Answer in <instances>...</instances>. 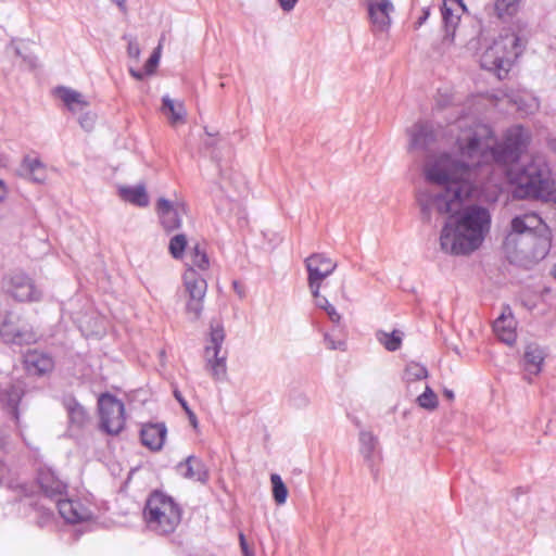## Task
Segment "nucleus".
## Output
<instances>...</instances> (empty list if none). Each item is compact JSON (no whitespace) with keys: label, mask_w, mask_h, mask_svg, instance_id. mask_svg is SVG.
<instances>
[{"label":"nucleus","mask_w":556,"mask_h":556,"mask_svg":"<svg viewBox=\"0 0 556 556\" xmlns=\"http://www.w3.org/2000/svg\"><path fill=\"white\" fill-rule=\"evenodd\" d=\"M478 165L479 162L469 164L446 152L426 164V180L444 187L442 192L430 193L431 202L440 214L451 215L457 210L455 206H462L464 200L471 197L473 185L470 173Z\"/></svg>","instance_id":"nucleus-1"},{"label":"nucleus","mask_w":556,"mask_h":556,"mask_svg":"<svg viewBox=\"0 0 556 556\" xmlns=\"http://www.w3.org/2000/svg\"><path fill=\"white\" fill-rule=\"evenodd\" d=\"M552 242V230L539 215H518L510 222L502 250L510 264L529 268L548 255Z\"/></svg>","instance_id":"nucleus-2"},{"label":"nucleus","mask_w":556,"mask_h":556,"mask_svg":"<svg viewBox=\"0 0 556 556\" xmlns=\"http://www.w3.org/2000/svg\"><path fill=\"white\" fill-rule=\"evenodd\" d=\"M490 211L479 204L462 205L448 215L440 235L441 250L451 255H468L479 249L490 231Z\"/></svg>","instance_id":"nucleus-3"},{"label":"nucleus","mask_w":556,"mask_h":556,"mask_svg":"<svg viewBox=\"0 0 556 556\" xmlns=\"http://www.w3.org/2000/svg\"><path fill=\"white\" fill-rule=\"evenodd\" d=\"M507 176L514 186L517 199H535L551 202L556 191V182L549 164L544 157L533 156L527 164L514 169Z\"/></svg>","instance_id":"nucleus-4"},{"label":"nucleus","mask_w":556,"mask_h":556,"mask_svg":"<svg viewBox=\"0 0 556 556\" xmlns=\"http://www.w3.org/2000/svg\"><path fill=\"white\" fill-rule=\"evenodd\" d=\"M182 513V507L173 496L156 489L149 493L142 517L150 531L159 535H168L180 525Z\"/></svg>","instance_id":"nucleus-5"},{"label":"nucleus","mask_w":556,"mask_h":556,"mask_svg":"<svg viewBox=\"0 0 556 556\" xmlns=\"http://www.w3.org/2000/svg\"><path fill=\"white\" fill-rule=\"evenodd\" d=\"M509 37H497L492 45H489V37H483V45L486 46L485 50L480 55V66L493 73L500 80L508 77V74L519 56L518 51L521 40L525 37H513L510 42L513 50H507L506 39Z\"/></svg>","instance_id":"nucleus-6"},{"label":"nucleus","mask_w":556,"mask_h":556,"mask_svg":"<svg viewBox=\"0 0 556 556\" xmlns=\"http://www.w3.org/2000/svg\"><path fill=\"white\" fill-rule=\"evenodd\" d=\"M531 132L522 125H514L504 132L501 141L490 148L494 162L502 166L517 164L528 151L531 143Z\"/></svg>","instance_id":"nucleus-7"},{"label":"nucleus","mask_w":556,"mask_h":556,"mask_svg":"<svg viewBox=\"0 0 556 556\" xmlns=\"http://www.w3.org/2000/svg\"><path fill=\"white\" fill-rule=\"evenodd\" d=\"M101 429L111 435L118 434L125 427V405L115 395L105 392L98 399Z\"/></svg>","instance_id":"nucleus-8"},{"label":"nucleus","mask_w":556,"mask_h":556,"mask_svg":"<svg viewBox=\"0 0 556 556\" xmlns=\"http://www.w3.org/2000/svg\"><path fill=\"white\" fill-rule=\"evenodd\" d=\"M182 282L189 300L186 303V312L199 319L203 312L204 298L207 291V282L193 267L188 266L182 275Z\"/></svg>","instance_id":"nucleus-9"},{"label":"nucleus","mask_w":556,"mask_h":556,"mask_svg":"<svg viewBox=\"0 0 556 556\" xmlns=\"http://www.w3.org/2000/svg\"><path fill=\"white\" fill-rule=\"evenodd\" d=\"M187 204L182 201H170L166 198H159L156 201V215L161 227L166 233L180 229L182 216L187 214Z\"/></svg>","instance_id":"nucleus-10"},{"label":"nucleus","mask_w":556,"mask_h":556,"mask_svg":"<svg viewBox=\"0 0 556 556\" xmlns=\"http://www.w3.org/2000/svg\"><path fill=\"white\" fill-rule=\"evenodd\" d=\"M7 292L18 302H37L42 293L33 279L24 273H14L8 277Z\"/></svg>","instance_id":"nucleus-11"},{"label":"nucleus","mask_w":556,"mask_h":556,"mask_svg":"<svg viewBox=\"0 0 556 556\" xmlns=\"http://www.w3.org/2000/svg\"><path fill=\"white\" fill-rule=\"evenodd\" d=\"M36 481L45 496L50 500L67 495V482L61 479L58 471L49 465L38 467Z\"/></svg>","instance_id":"nucleus-12"},{"label":"nucleus","mask_w":556,"mask_h":556,"mask_svg":"<svg viewBox=\"0 0 556 556\" xmlns=\"http://www.w3.org/2000/svg\"><path fill=\"white\" fill-rule=\"evenodd\" d=\"M25 394L22 382H11L0 391V403L4 412L14 420L16 428L23 438L20 404Z\"/></svg>","instance_id":"nucleus-13"},{"label":"nucleus","mask_w":556,"mask_h":556,"mask_svg":"<svg viewBox=\"0 0 556 556\" xmlns=\"http://www.w3.org/2000/svg\"><path fill=\"white\" fill-rule=\"evenodd\" d=\"M60 516L66 523L75 525L92 518V511L78 498L56 496L53 498Z\"/></svg>","instance_id":"nucleus-14"},{"label":"nucleus","mask_w":556,"mask_h":556,"mask_svg":"<svg viewBox=\"0 0 556 556\" xmlns=\"http://www.w3.org/2000/svg\"><path fill=\"white\" fill-rule=\"evenodd\" d=\"M409 150L427 151L435 141L437 132L431 121L419 119L408 130Z\"/></svg>","instance_id":"nucleus-15"},{"label":"nucleus","mask_w":556,"mask_h":556,"mask_svg":"<svg viewBox=\"0 0 556 556\" xmlns=\"http://www.w3.org/2000/svg\"><path fill=\"white\" fill-rule=\"evenodd\" d=\"M175 469L184 479L193 480L202 484H206L210 481V470L202 458L193 454L179 462Z\"/></svg>","instance_id":"nucleus-16"},{"label":"nucleus","mask_w":556,"mask_h":556,"mask_svg":"<svg viewBox=\"0 0 556 556\" xmlns=\"http://www.w3.org/2000/svg\"><path fill=\"white\" fill-rule=\"evenodd\" d=\"M368 18L376 31H388L391 25L390 14L394 12L391 0H368Z\"/></svg>","instance_id":"nucleus-17"},{"label":"nucleus","mask_w":556,"mask_h":556,"mask_svg":"<svg viewBox=\"0 0 556 556\" xmlns=\"http://www.w3.org/2000/svg\"><path fill=\"white\" fill-rule=\"evenodd\" d=\"M516 320L510 307H504L501 315L493 321V331L498 340L507 345H514L517 341Z\"/></svg>","instance_id":"nucleus-18"},{"label":"nucleus","mask_w":556,"mask_h":556,"mask_svg":"<svg viewBox=\"0 0 556 556\" xmlns=\"http://www.w3.org/2000/svg\"><path fill=\"white\" fill-rule=\"evenodd\" d=\"M167 435V428L164 422H149L141 427L140 441L142 445L152 452L162 450Z\"/></svg>","instance_id":"nucleus-19"},{"label":"nucleus","mask_w":556,"mask_h":556,"mask_svg":"<svg viewBox=\"0 0 556 556\" xmlns=\"http://www.w3.org/2000/svg\"><path fill=\"white\" fill-rule=\"evenodd\" d=\"M24 366L29 375L40 377L53 370L54 359L45 352L28 351L24 355Z\"/></svg>","instance_id":"nucleus-20"},{"label":"nucleus","mask_w":556,"mask_h":556,"mask_svg":"<svg viewBox=\"0 0 556 556\" xmlns=\"http://www.w3.org/2000/svg\"><path fill=\"white\" fill-rule=\"evenodd\" d=\"M62 405L67 413L70 426L81 429L88 421V413L85 407L72 394L62 397Z\"/></svg>","instance_id":"nucleus-21"},{"label":"nucleus","mask_w":556,"mask_h":556,"mask_svg":"<svg viewBox=\"0 0 556 556\" xmlns=\"http://www.w3.org/2000/svg\"><path fill=\"white\" fill-rule=\"evenodd\" d=\"M225 339L226 332L223 323L217 319H212L210 321V331L204 348L205 356L220 354Z\"/></svg>","instance_id":"nucleus-22"},{"label":"nucleus","mask_w":556,"mask_h":556,"mask_svg":"<svg viewBox=\"0 0 556 556\" xmlns=\"http://www.w3.org/2000/svg\"><path fill=\"white\" fill-rule=\"evenodd\" d=\"M54 94L64 102L71 112H77L89 105L80 92L70 87L58 86L54 89Z\"/></svg>","instance_id":"nucleus-23"},{"label":"nucleus","mask_w":556,"mask_h":556,"mask_svg":"<svg viewBox=\"0 0 556 556\" xmlns=\"http://www.w3.org/2000/svg\"><path fill=\"white\" fill-rule=\"evenodd\" d=\"M545 354L538 345H528L523 354V369L528 375L536 376L541 372Z\"/></svg>","instance_id":"nucleus-24"},{"label":"nucleus","mask_w":556,"mask_h":556,"mask_svg":"<svg viewBox=\"0 0 556 556\" xmlns=\"http://www.w3.org/2000/svg\"><path fill=\"white\" fill-rule=\"evenodd\" d=\"M163 40L164 37H161L157 46L153 49L151 55L144 63L142 70H136L134 67H129V74L137 80H143L147 76L153 75L159 66L162 49H163Z\"/></svg>","instance_id":"nucleus-25"},{"label":"nucleus","mask_w":556,"mask_h":556,"mask_svg":"<svg viewBox=\"0 0 556 556\" xmlns=\"http://www.w3.org/2000/svg\"><path fill=\"white\" fill-rule=\"evenodd\" d=\"M304 263L308 274L307 277H311L312 270L316 268L317 271L324 274L325 279L330 276L337 267V264L323 253H314L309 255Z\"/></svg>","instance_id":"nucleus-26"},{"label":"nucleus","mask_w":556,"mask_h":556,"mask_svg":"<svg viewBox=\"0 0 556 556\" xmlns=\"http://www.w3.org/2000/svg\"><path fill=\"white\" fill-rule=\"evenodd\" d=\"M378 443V438L372 432L366 430L359 432V453L371 470H374V457Z\"/></svg>","instance_id":"nucleus-27"},{"label":"nucleus","mask_w":556,"mask_h":556,"mask_svg":"<svg viewBox=\"0 0 556 556\" xmlns=\"http://www.w3.org/2000/svg\"><path fill=\"white\" fill-rule=\"evenodd\" d=\"M119 195L126 202H129L139 207L149 205V195L143 185L121 187Z\"/></svg>","instance_id":"nucleus-28"},{"label":"nucleus","mask_w":556,"mask_h":556,"mask_svg":"<svg viewBox=\"0 0 556 556\" xmlns=\"http://www.w3.org/2000/svg\"><path fill=\"white\" fill-rule=\"evenodd\" d=\"M23 168L27 172L31 181L42 184L47 179L46 166L38 157L25 156Z\"/></svg>","instance_id":"nucleus-29"},{"label":"nucleus","mask_w":556,"mask_h":556,"mask_svg":"<svg viewBox=\"0 0 556 556\" xmlns=\"http://www.w3.org/2000/svg\"><path fill=\"white\" fill-rule=\"evenodd\" d=\"M191 267H197L200 270H207L210 267V258L206 251V243L195 242L189 251Z\"/></svg>","instance_id":"nucleus-30"},{"label":"nucleus","mask_w":556,"mask_h":556,"mask_svg":"<svg viewBox=\"0 0 556 556\" xmlns=\"http://www.w3.org/2000/svg\"><path fill=\"white\" fill-rule=\"evenodd\" d=\"M206 366L216 380H224L227 375V355L211 354L206 356Z\"/></svg>","instance_id":"nucleus-31"},{"label":"nucleus","mask_w":556,"mask_h":556,"mask_svg":"<svg viewBox=\"0 0 556 556\" xmlns=\"http://www.w3.org/2000/svg\"><path fill=\"white\" fill-rule=\"evenodd\" d=\"M162 111L170 113V123L176 124L184 122L186 118V110L182 103H175L168 96L162 98Z\"/></svg>","instance_id":"nucleus-32"},{"label":"nucleus","mask_w":556,"mask_h":556,"mask_svg":"<svg viewBox=\"0 0 556 556\" xmlns=\"http://www.w3.org/2000/svg\"><path fill=\"white\" fill-rule=\"evenodd\" d=\"M482 139L477 134H472L464 143H459V149L464 156L473 159L482 154Z\"/></svg>","instance_id":"nucleus-33"},{"label":"nucleus","mask_w":556,"mask_h":556,"mask_svg":"<svg viewBox=\"0 0 556 556\" xmlns=\"http://www.w3.org/2000/svg\"><path fill=\"white\" fill-rule=\"evenodd\" d=\"M270 482L275 503L277 505H283L287 502L289 494L287 485L278 473H271Z\"/></svg>","instance_id":"nucleus-34"},{"label":"nucleus","mask_w":556,"mask_h":556,"mask_svg":"<svg viewBox=\"0 0 556 556\" xmlns=\"http://www.w3.org/2000/svg\"><path fill=\"white\" fill-rule=\"evenodd\" d=\"M188 245V240L185 233H177L170 238L168 244V252L175 260H182L186 249Z\"/></svg>","instance_id":"nucleus-35"},{"label":"nucleus","mask_w":556,"mask_h":556,"mask_svg":"<svg viewBox=\"0 0 556 556\" xmlns=\"http://www.w3.org/2000/svg\"><path fill=\"white\" fill-rule=\"evenodd\" d=\"M521 0H496L494 3V9L500 18L511 17L514 16L520 5Z\"/></svg>","instance_id":"nucleus-36"},{"label":"nucleus","mask_w":556,"mask_h":556,"mask_svg":"<svg viewBox=\"0 0 556 556\" xmlns=\"http://www.w3.org/2000/svg\"><path fill=\"white\" fill-rule=\"evenodd\" d=\"M417 203L420 206V215L421 219L425 223H430L432 218V210L434 208L431 199H430V192L428 191H420L417 194Z\"/></svg>","instance_id":"nucleus-37"},{"label":"nucleus","mask_w":556,"mask_h":556,"mask_svg":"<svg viewBox=\"0 0 556 556\" xmlns=\"http://www.w3.org/2000/svg\"><path fill=\"white\" fill-rule=\"evenodd\" d=\"M382 338L379 341L383 344L386 350L390 352L397 351L402 345V333L399 330H393L390 333L381 332Z\"/></svg>","instance_id":"nucleus-38"},{"label":"nucleus","mask_w":556,"mask_h":556,"mask_svg":"<svg viewBox=\"0 0 556 556\" xmlns=\"http://www.w3.org/2000/svg\"><path fill=\"white\" fill-rule=\"evenodd\" d=\"M7 50H13L14 53L20 56L23 62L28 66L29 70H35L38 66L37 56L34 53L23 54V47L17 43L15 39H12Z\"/></svg>","instance_id":"nucleus-39"},{"label":"nucleus","mask_w":556,"mask_h":556,"mask_svg":"<svg viewBox=\"0 0 556 556\" xmlns=\"http://www.w3.org/2000/svg\"><path fill=\"white\" fill-rule=\"evenodd\" d=\"M323 280L324 274L317 271L316 268L312 270L311 277H307L308 287L312 291V295L315 299V304H318L320 299H326V296L321 295L319 292Z\"/></svg>","instance_id":"nucleus-40"},{"label":"nucleus","mask_w":556,"mask_h":556,"mask_svg":"<svg viewBox=\"0 0 556 556\" xmlns=\"http://www.w3.org/2000/svg\"><path fill=\"white\" fill-rule=\"evenodd\" d=\"M417 403L426 409H435L439 405L438 396L434 391L427 386L425 391L417 397Z\"/></svg>","instance_id":"nucleus-41"},{"label":"nucleus","mask_w":556,"mask_h":556,"mask_svg":"<svg viewBox=\"0 0 556 556\" xmlns=\"http://www.w3.org/2000/svg\"><path fill=\"white\" fill-rule=\"evenodd\" d=\"M405 377L407 381L422 380L428 377V369L421 364L412 363L406 366Z\"/></svg>","instance_id":"nucleus-42"},{"label":"nucleus","mask_w":556,"mask_h":556,"mask_svg":"<svg viewBox=\"0 0 556 556\" xmlns=\"http://www.w3.org/2000/svg\"><path fill=\"white\" fill-rule=\"evenodd\" d=\"M174 394V397L177 400V402L180 404V406L182 407V409L185 410V413L187 414L188 416V419L190 421V425L194 428V429H198L199 427V421H198V417L197 415L194 414V412L190 408L187 400L184 397V395L181 394V392L177 389L174 390L173 392Z\"/></svg>","instance_id":"nucleus-43"},{"label":"nucleus","mask_w":556,"mask_h":556,"mask_svg":"<svg viewBox=\"0 0 556 556\" xmlns=\"http://www.w3.org/2000/svg\"><path fill=\"white\" fill-rule=\"evenodd\" d=\"M29 506L34 507L38 511L37 526L43 528L53 521L54 514L49 508L38 507L37 503H29Z\"/></svg>","instance_id":"nucleus-44"},{"label":"nucleus","mask_w":556,"mask_h":556,"mask_svg":"<svg viewBox=\"0 0 556 556\" xmlns=\"http://www.w3.org/2000/svg\"><path fill=\"white\" fill-rule=\"evenodd\" d=\"M288 402L290 406L301 409L309 404V399L303 391L292 390L289 394Z\"/></svg>","instance_id":"nucleus-45"},{"label":"nucleus","mask_w":556,"mask_h":556,"mask_svg":"<svg viewBox=\"0 0 556 556\" xmlns=\"http://www.w3.org/2000/svg\"><path fill=\"white\" fill-rule=\"evenodd\" d=\"M316 306L318 308H321L324 309L329 319L333 323V324H340V320H341V315L337 312L336 307L328 301V299H320L319 300V303L316 304Z\"/></svg>","instance_id":"nucleus-46"},{"label":"nucleus","mask_w":556,"mask_h":556,"mask_svg":"<svg viewBox=\"0 0 556 556\" xmlns=\"http://www.w3.org/2000/svg\"><path fill=\"white\" fill-rule=\"evenodd\" d=\"M441 12L446 33L448 34L451 27H455L458 17L453 14L452 9L447 8L446 4L442 7Z\"/></svg>","instance_id":"nucleus-47"},{"label":"nucleus","mask_w":556,"mask_h":556,"mask_svg":"<svg viewBox=\"0 0 556 556\" xmlns=\"http://www.w3.org/2000/svg\"><path fill=\"white\" fill-rule=\"evenodd\" d=\"M453 104V94L447 91H442V89L438 90L435 97V106L440 110L445 109Z\"/></svg>","instance_id":"nucleus-48"},{"label":"nucleus","mask_w":556,"mask_h":556,"mask_svg":"<svg viewBox=\"0 0 556 556\" xmlns=\"http://www.w3.org/2000/svg\"><path fill=\"white\" fill-rule=\"evenodd\" d=\"M0 484L13 488V479L11 477V470L8 465L0 457Z\"/></svg>","instance_id":"nucleus-49"},{"label":"nucleus","mask_w":556,"mask_h":556,"mask_svg":"<svg viewBox=\"0 0 556 556\" xmlns=\"http://www.w3.org/2000/svg\"><path fill=\"white\" fill-rule=\"evenodd\" d=\"M127 54L130 59L135 60L136 62L139 61L141 48L140 45L137 42L136 37L128 41Z\"/></svg>","instance_id":"nucleus-50"},{"label":"nucleus","mask_w":556,"mask_h":556,"mask_svg":"<svg viewBox=\"0 0 556 556\" xmlns=\"http://www.w3.org/2000/svg\"><path fill=\"white\" fill-rule=\"evenodd\" d=\"M13 490L17 491L20 494L24 495L25 497H31L34 493V486L30 483H16L13 484Z\"/></svg>","instance_id":"nucleus-51"},{"label":"nucleus","mask_w":556,"mask_h":556,"mask_svg":"<svg viewBox=\"0 0 556 556\" xmlns=\"http://www.w3.org/2000/svg\"><path fill=\"white\" fill-rule=\"evenodd\" d=\"M328 348L330 350H345V342L342 341V340H339V341H336L331 338V336L329 333H326L325 337H324Z\"/></svg>","instance_id":"nucleus-52"},{"label":"nucleus","mask_w":556,"mask_h":556,"mask_svg":"<svg viewBox=\"0 0 556 556\" xmlns=\"http://www.w3.org/2000/svg\"><path fill=\"white\" fill-rule=\"evenodd\" d=\"M239 543L243 556H254V552L249 547L245 535L242 532L239 533Z\"/></svg>","instance_id":"nucleus-53"},{"label":"nucleus","mask_w":556,"mask_h":556,"mask_svg":"<svg viewBox=\"0 0 556 556\" xmlns=\"http://www.w3.org/2000/svg\"><path fill=\"white\" fill-rule=\"evenodd\" d=\"M79 124L84 129L90 130L93 127V119L90 117L89 114H85L80 116Z\"/></svg>","instance_id":"nucleus-54"},{"label":"nucleus","mask_w":556,"mask_h":556,"mask_svg":"<svg viewBox=\"0 0 556 556\" xmlns=\"http://www.w3.org/2000/svg\"><path fill=\"white\" fill-rule=\"evenodd\" d=\"M278 2L283 11L289 12L295 7L298 0H278Z\"/></svg>","instance_id":"nucleus-55"},{"label":"nucleus","mask_w":556,"mask_h":556,"mask_svg":"<svg viewBox=\"0 0 556 556\" xmlns=\"http://www.w3.org/2000/svg\"><path fill=\"white\" fill-rule=\"evenodd\" d=\"M8 446H9V437L3 433H0V452L3 454L7 453Z\"/></svg>","instance_id":"nucleus-56"},{"label":"nucleus","mask_w":556,"mask_h":556,"mask_svg":"<svg viewBox=\"0 0 556 556\" xmlns=\"http://www.w3.org/2000/svg\"><path fill=\"white\" fill-rule=\"evenodd\" d=\"M8 195V187L5 182L0 178V202H3Z\"/></svg>","instance_id":"nucleus-57"},{"label":"nucleus","mask_w":556,"mask_h":556,"mask_svg":"<svg viewBox=\"0 0 556 556\" xmlns=\"http://www.w3.org/2000/svg\"><path fill=\"white\" fill-rule=\"evenodd\" d=\"M546 144L551 151L556 153V138H548Z\"/></svg>","instance_id":"nucleus-58"},{"label":"nucleus","mask_w":556,"mask_h":556,"mask_svg":"<svg viewBox=\"0 0 556 556\" xmlns=\"http://www.w3.org/2000/svg\"><path fill=\"white\" fill-rule=\"evenodd\" d=\"M443 395L444 397H446L448 401H453L455 399V394H454V391L451 390V389H444L443 390Z\"/></svg>","instance_id":"nucleus-59"},{"label":"nucleus","mask_w":556,"mask_h":556,"mask_svg":"<svg viewBox=\"0 0 556 556\" xmlns=\"http://www.w3.org/2000/svg\"><path fill=\"white\" fill-rule=\"evenodd\" d=\"M17 43H20L22 47H23V54H29L30 52L28 51L27 47H26V42L25 40L23 39H17V38H14Z\"/></svg>","instance_id":"nucleus-60"},{"label":"nucleus","mask_w":556,"mask_h":556,"mask_svg":"<svg viewBox=\"0 0 556 556\" xmlns=\"http://www.w3.org/2000/svg\"><path fill=\"white\" fill-rule=\"evenodd\" d=\"M429 12L424 11V14L418 18V22L416 23L418 26L422 25L425 21L428 18Z\"/></svg>","instance_id":"nucleus-61"},{"label":"nucleus","mask_w":556,"mask_h":556,"mask_svg":"<svg viewBox=\"0 0 556 556\" xmlns=\"http://www.w3.org/2000/svg\"><path fill=\"white\" fill-rule=\"evenodd\" d=\"M232 287L240 296H243V292L240 290V283L238 281L235 280L232 282Z\"/></svg>","instance_id":"nucleus-62"},{"label":"nucleus","mask_w":556,"mask_h":556,"mask_svg":"<svg viewBox=\"0 0 556 556\" xmlns=\"http://www.w3.org/2000/svg\"><path fill=\"white\" fill-rule=\"evenodd\" d=\"M112 1L115 2L119 8H123L124 3H125V0H112Z\"/></svg>","instance_id":"nucleus-63"}]
</instances>
